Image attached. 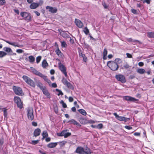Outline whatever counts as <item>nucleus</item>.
<instances>
[{"mask_svg":"<svg viewBox=\"0 0 154 154\" xmlns=\"http://www.w3.org/2000/svg\"><path fill=\"white\" fill-rule=\"evenodd\" d=\"M14 102L16 103L17 106L20 109L23 108V103L20 98L18 96H15L14 99Z\"/></svg>","mask_w":154,"mask_h":154,"instance_id":"nucleus-6","label":"nucleus"},{"mask_svg":"<svg viewBox=\"0 0 154 154\" xmlns=\"http://www.w3.org/2000/svg\"><path fill=\"white\" fill-rule=\"evenodd\" d=\"M76 121L74 119H72L67 122V123H69L70 124H73L74 125H75Z\"/></svg>","mask_w":154,"mask_h":154,"instance_id":"nucleus-34","label":"nucleus"},{"mask_svg":"<svg viewBox=\"0 0 154 154\" xmlns=\"http://www.w3.org/2000/svg\"><path fill=\"white\" fill-rule=\"evenodd\" d=\"M131 12L134 14H137V10L136 9H132L131 10Z\"/></svg>","mask_w":154,"mask_h":154,"instance_id":"nucleus-58","label":"nucleus"},{"mask_svg":"<svg viewBox=\"0 0 154 154\" xmlns=\"http://www.w3.org/2000/svg\"><path fill=\"white\" fill-rule=\"evenodd\" d=\"M55 91L58 92V93L57 94V95L58 96H59L60 95H63V93L62 92V91L60 90L59 89H55Z\"/></svg>","mask_w":154,"mask_h":154,"instance_id":"nucleus-35","label":"nucleus"},{"mask_svg":"<svg viewBox=\"0 0 154 154\" xmlns=\"http://www.w3.org/2000/svg\"><path fill=\"white\" fill-rule=\"evenodd\" d=\"M27 115L28 119L31 120H32L34 118L33 111L32 109H29L27 110Z\"/></svg>","mask_w":154,"mask_h":154,"instance_id":"nucleus-8","label":"nucleus"},{"mask_svg":"<svg viewBox=\"0 0 154 154\" xmlns=\"http://www.w3.org/2000/svg\"><path fill=\"white\" fill-rule=\"evenodd\" d=\"M42 136H44L46 137L48 136V134L46 131H44L42 134Z\"/></svg>","mask_w":154,"mask_h":154,"instance_id":"nucleus-44","label":"nucleus"},{"mask_svg":"<svg viewBox=\"0 0 154 154\" xmlns=\"http://www.w3.org/2000/svg\"><path fill=\"white\" fill-rule=\"evenodd\" d=\"M79 57H82L83 58V60L84 62H86L87 58L86 57L85 54H83L80 55V56H79Z\"/></svg>","mask_w":154,"mask_h":154,"instance_id":"nucleus-32","label":"nucleus"},{"mask_svg":"<svg viewBox=\"0 0 154 154\" xmlns=\"http://www.w3.org/2000/svg\"><path fill=\"white\" fill-rule=\"evenodd\" d=\"M124 99L127 101L133 102H135L136 101H138V99H136L133 97L130 96H125Z\"/></svg>","mask_w":154,"mask_h":154,"instance_id":"nucleus-10","label":"nucleus"},{"mask_svg":"<svg viewBox=\"0 0 154 154\" xmlns=\"http://www.w3.org/2000/svg\"><path fill=\"white\" fill-rule=\"evenodd\" d=\"M4 110H3V115L5 117H7L8 115V112H7V109H6V108H4Z\"/></svg>","mask_w":154,"mask_h":154,"instance_id":"nucleus-38","label":"nucleus"},{"mask_svg":"<svg viewBox=\"0 0 154 154\" xmlns=\"http://www.w3.org/2000/svg\"><path fill=\"white\" fill-rule=\"evenodd\" d=\"M62 83L65 85H66L67 84V83L69 82L68 81H67L66 79H64V78H63L62 79Z\"/></svg>","mask_w":154,"mask_h":154,"instance_id":"nucleus-42","label":"nucleus"},{"mask_svg":"<svg viewBox=\"0 0 154 154\" xmlns=\"http://www.w3.org/2000/svg\"><path fill=\"white\" fill-rule=\"evenodd\" d=\"M117 119L120 121H124L125 122H126L128 120H130V118H126L123 116H119Z\"/></svg>","mask_w":154,"mask_h":154,"instance_id":"nucleus-15","label":"nucleus"},{"mask_svg":"<svg viewBox=\"0 0 154 154\" xmlns=\"http://www.w3.org/2000/svg\"><path fill=\"white\" fill-rule=\"evenodd\" d=\"M83 46L84 48H86V49H88L90 47V46H89V45L86 43L85 42H84V43L83 45Z\"/></svg>","mask_w":154,"mask_h":154,"instance_id":"nucleus-41","label":"nucleus"},{"mask_svg":"<svg viewBox=\"0 0 154 154\" xmlns=\"http://www.w3.org/2000/svg\"><path fill=\"white\" fill-rule=\"evenodd\" d=\"M64 130L62 131L60 133H57V135L58 136H64Z\"/></svg>","mask_w":154,"mask_h":154,"instance_id":"nucleus-46","label":"nucleus"},{"mask_svg":"<svg viewBox=\"0 0 154 154\" xmlns=\"http://www.w3.org/2000/svg\"><path fill=\"white\" fill-rule=\"evenodd\" d=\"M60 35L64 38H68L69 36L66 31H61L60 32Z\"/></svg>","mask_w":154,"mask_h":154,"instance_id":"nucleus-17","label":"nucleus"},{"mask_svg":"<svg viewBox=\"0 0 154 154\" xmlns=\"http://www.w3.org/2000/svg\"><path fill=\"white\" fill-rule=\"evenodd\" d=\"M150 0H144L143 2V3H146L148 4H149L150 3Z\"/></svg>","mask_w":154,"mask_h":154,"instance_id":"nucleus-56","label":"nucleus"},{"mask_svg":"<svg viewBox=\"0 0 154 154\" xmlns=\"http://www.w3.org/2000/svg\"><path fill=\"white\" fill-rule=\"evenodd\" d=\"M85 120V119L84 118L81 117L80 118V119L79 120V122L80 123L82 124H84V123L83 121H84Z\"/></svg>","mask_w":154,"mask_h":154,"instance_id":"nucleus-49","label":"nucleus"},{"mask_svg":"<svg viewBox=\"0 0 154 154\" xmlns=\"http://www.w3.org/2000/svg\"><path fill=\"white\" fill-rule=\"evenodd\" d=\"M32 125L36 127L37 126V123L36 122H32Z\"/></svg>","mask_w":154,"mask_h":154,"instance_id":"nucleus-59","label":"nucleus"},{"mask_svg":"<svg viewBox=\"0 0 154 154\" xmlns=\"http://www.w3.org/2000/svg\"><path fill=\"white\" fill-rule=\"evenodd\" d=\"M148 37L154 38V32H149L147 33Z\"/></svg>","mask_w":154,"mask_h":154,"instance_id":"nucleus-29","label":"nucleus"},{"mask_svg":"<svg viewBox=\"0 0 154 154\" xmlns=\"http://www.w3.org/2000/svg\"><path fill=\"white\" fill-rule=\"evenodd\" d=\"M54 111L56 114H57L58 113V108L57 106L54 107Z\"/></svg>","mask_w":154,"mask_h":154,"instance_id":"nucleus-47","label":"nucleus"},{"mask_svg":"<svg viewBox=\"0 0 154 154\" xmlns=\"http://www.w3.org/2000/svg\"><path fill=\"white\" fill-rule=\"evenodd\" d=\"M36 85L42 91L45 87V86H43L42 84L39 81L37 82Z\"/></svg>","mask_w":154,"mask_h":154,"instance_id":"nucleus-23","label":"nucleus"},{"mask_svg":"<svg viewBox=\"0 0 154 154\" xmlns=\"http://www.w3.org/2000/svg\"><path fill=\"white\" fill-rule=\"evenodd\" d=\"M69 102H71L73 101V99L72 97H70L69 98Z\"/></svg>","mask_w":154,"mask_h":154,"instance_id":"nucleus-64","label":"nucleus"},{"mask_svg":"<svg viewBox=\"0 0 154 154\" xmlns=\"http://www.w3.org/2000/svg\"><path fill=\"white\" fill-rule=\"evenodd\" d=\"M52 86L53 88H55L57 87V86L55 83H54L52 84Z\"/></svg>","mask_w":154,"mask_h":154,"instance_id":"nucleus-63","label":"nucleus"},{"mask_svg":"<svg viewBox=\"0 0 154 154\" xmlns=\"http://www.w3.org/2000/svg\"><path fill=\"white\" fill-rule=\"evenodd\" d=\"M103 60H106V48H105L103 52Z\"/></svg>","mask_w":154,"mask_h":154,"instance_id":"nucleus-43","label":"nucleus"},{"mask_svg":"<svg viewBox=\"0 0 154 154\" xmlns=\"http://www.w3.org/2000/svg\"><path fill=\"white\" fill-rule=\"evenodd\" d=\"M20 15L23 19L26 21H31L32 17L29 13L26 12H22L20 13Z\"/></svg>","mask_w":154,"mask_h":154,"instance_id":"nucleus-5","label":"nucleus"},{"mask_svg":"<svg viewBox=\"0 0 154 154\" xmlns=\"http://www.w3.org/2000/svg\"><path fill=\"white\" fill-rule=\"evenodd\" d=\"M97 125V129H101L102 128L103 125L102 124H99Z\"/></svg>","mask_w":154,"mask_h":154,"instance_id":"nucleus-50","label":"nucleus"},{"mask_svg":"<svg viewBox=\"0 0 154 154\" xmlns=\"http://www.w3.org/2000/svg\"><path fill=\"white\" fill-rule=\"evenodd\" d=\"M78 50L79 56H80V55L83 54L82 51L80 48H79Z\"/></svg>","mask_w":154,"mask_h":154,"instance_id":"nucleus-53","label":"nucleus"},{"mask_svg":"<svg viewBox=\"0 0 154 154\" xmlns=\"http://www.w3.org/2000/svg\"><path fill=\"white\" fill-rule=\"evenodd\" d=\"M28 58L29 62L31 63H33L35 61V58L32 55H30L29 56Z\"/></svg>","mask_w":154,"mask_h":154,"instance_id":"nucleus-26","label":"nucleus"},{"mask_svg":"<svg viewBox=\"0 0 154 154\" xmlns=\"http://www.w3.org/2000/svg\"><path fill=\"white\" fill-rule=\"evenodd\" d=\"M132 42L134 43H138L139 44H141L142 42L137 40H133Z\"/></svg>","mask_w":154,"mask_h":154,"instance_id":"nucleus-55","label":"nucleus"},{"mask_svg":"<svg viewBox=\"0 0 154 154\" xmlns=\"http://www.w3.org/2000/svg\"><path fill=\"white\" fill-rule=\"evenodd\" d=\"M138 65L140 66H143L144 65V63L142 62H139L138 63Z\"/></svg>","mask_w":154,"mask_h":154,"instance_id":"nucleus-61","label":"nucleus"},{"mask_svg":"<svg viewBox=\"0 0 154 154\" xmlns=\"http://www.w3.org/2000/svg\"><path fill=\"white\" fill-rule=\"evenodd\" d=\"M115 78L118 81L122 83H124L126 82L125 77L123 75L121 74L116 75Z\"/></svg>","mask_w":154,"mask_h":154,"instance_id":"nucleus-7","label":"nucleus"},{"mask_svg":"<svg viewBox=\"0 0 154 154\" xmlns=\"http://www.w3.org/2000/svg\"><path fill=\"white\" fill-rule=\"evenodd\" d=\"M5 41L6 43H8L9 45H11L14 46L20 47V45L17 44H16L15 42H11L8 41Z\"/></svg>","mask_w":154,"mask_h":154,"instance_id":"nucleus-27","label":"nucleus"},{"mask_svg":"<svg viewBox=\"0 0 154 154\" xmlns=\"http://www.w3.org/2000/svg\"><path fill=\"white\" fill-rule=\"evenodd\" d=\"M6 1L5 0H0V5H5Z\"/></svg>","mask_w":154,"mask_h":154,"instance_id":"nucleus-48","label":"nucleus"},{"mask_svg":"<svg viewBox=\"0 0 154 154\" xmlns=\"http://www.w3.org/2000/svg\"><path fill=\"white\" fill-rule=\"evenodd\" d=\"M75 22L76 25L79 28H81L83 26V24L81 21L79 19H75Z\"/></svg>","mask_w":154,"mask_h":154,"instance_id":"nucleus-13","label":"nucleus"},{"mask_svg":"<svg viewBox=\"0 0 154 154\" xmlns=\"http://www.w3.org/2000/svg\"><path fill=\"white\" fill-rule=\"evenodd\" d=\"M57 144V143L56 142H51L48 144L47 146L49 148H53L55 147Z\"/></svg>","mask_w":154,"mask_h":154,"instance_id":"nucleus-21","label":"nucleus"},{"mask_svg":"<svg viewBox=\"0 0 154 154\" xmlns=\"http://www.w3.org/2000/svg\"><path fill=\"white\" fill-rule=\"evenodd\" d=\"M137 71L138 73L143 74L145 72V70L143 68H138L137 69Z\"/></svg>","mask_w":154,"mask_h":154,"instance_id":"nucleus-28","label":"nucleus"},{"mask_svg":"<svg viewBox=\"0 0 154 154\" xmlns=\"http://www.w3.org/2000/svg\"><path fill=\"white\" fill-rule=\"evenodd\" d=\"M42 58V57L40 56H38L36 58V63H38L40 61Z\"/></svg>","mask_w":154,"mask_h":154,"instance_id":"nucleus-37","label":"nucleus"},{"mask_svg":"<svg viewBox=\"0 0 154 154\" xmlns=\"http://www.w3.org/2000/svg\"><path fill=\"white\" fill-rule=\"evenodd\" d=\"M39 6V4L37 3H32L30 5L29 8L31 9H34Z\"/></svg>","mask_w":154,"mask_h":154,"instance_id":"nucleus-18","label":"nucleus"},{"mask_svg":"<svg viewBox=\"0 0 154 154\" xmlns=\"http://www.w3.org/2000/svg\"><path fill=\"white\" fill-rule=\"evenodd\" d=\"M126 55H127V57L128 58H131L132 57L131 54L129 53H127L126 54Z\"/></svg>","mask_w":154,"mask_h":154,"instance_id":"nucleus-57","label":"nucleus"},{"mask_svg":"<svg viewBox=\"0 0 154 154\" xmlns=\"http://www.w3.org/2000/svg\"><path fill=\"white\" fill-rule=\"evenodd\" d=\"M39 141V140H32L31 142L30 143L33 145H35L38 143Z\"/></svg>","mask_w":154,"mask_h":154,"instance_id":"nucleus-39","label":"nucleus"},{"mask_svg":"<svg viewBox=\"0 0 154 154\" xmlns=\"http://www.w3.org/2000/svg\"><path fill=\"white\" fill-rule=\"evenodd\" d=\"M59 68L62 72L64 74L66 77L67 76L66 68L64 65L62 64H60V63L59 65Z\"/></svg>","mask_w":154,"mask_h":154,"instance_id":"nucleus-9","label":"nucleus"},{"mask_svg":"<svg viewBox=\"0 0 154 154\" xmlns=\"http://www.w3.org/2000/svg\"><path fill=\"white\" fill-rule=\"evenodd\" d=\"M42 91L43 94L46 96L47 98L50 99L51 98L50 94L46 87H45V88L42 90Z\"/></svg>","mask_w":154,"mask_h":154,"instance_id":"nucleus-12","label":"nucleus"},{"mask_svg":"<svg viewBox=\"0 0 154 154\" xmlns=\"http://www.w3.org/2000/svg\"><path fill=\"white\" fill-rule=\"evenodd\" d=\"M125 128L128 130H131L132 129V127L128 125H125Z\"/></svg>","mask_w":154,"mask_h":154,"instance_id":"nucleus-54","label":"nucleus"},{"mask_svg":"<svg viewBox=\"0 0 154 154\" xmlns=\"http://www.w3.org/2000/svg\"><path fill=\"white\" fill-rule=\"evenodd\" d=\"M61 45L62 47L65 48L67 46V44L66 42L63 41V42H61Z\"/></svg>","mask_w":154,"mask_h":154,"instance_id":"nucleus-45","label":"nucleus"},{"mask_svg":"<svg viewBox=\"0 0 154 154\" xmlns=\"http://www.w3.org/2000/svg\"><path fill=\"white\" fill-rule=\"evenodd\" d=\"M75 152L79 154H91L92 153L91 149L87 147H86L85 150L83 147L78 146Z\"/></svg>","mask_w":154,"mask_h":154,"instance_id":"nucleus-2","label":"nucleus"},{"mask_svg":"<svg viewBox=\"0 0 154 154\" xmlns=\"http://www.w3.org/2000/svg\"><path fill=\"white\" fill-rule=\"evenodd\" d=\"M71 110L73 112H75L76 111V109L75 107H73L71 108Z\"/></svg>","mask_w":154,"mask_h":154,"instance_id":"nucleus-62","label":"nucleus"},{"mask_svg":"<svg viewBox=\"0 0 154 154\" xmlns=\"http://www.w3.org/2000/svg\"><path fill=\"white\" fill-rule=\"evenodd\" d=\"M135 77V76L134 75H130L129 77V78L130 79H133Z\"/></svg>","mask_w":154,"mask_h":154,"instance_id":"nucleus-60","label":"nucleus"},{"mask_svg":"<svg viewBox=\"0 0 154 154\" xmlns=\"http://www.w3.org/2000/svg\"><path fill=\"white\" fill-rule=\"evenodd\" d=\"M41 132V131L40 128H37L35 129L33 132V136L36 137L38 136L40 134Z\"/></svg>","mask_w":154,"mask_h":154,"instance_id":"nucleus-16","label":"nucleus"},{"mask_svg":"<svg viewBox=\"0 0 154 154\" xmlns=\"http://www.w3.org/2000/svg\"><path fill=\"white\" fill-rule=\"evenodd\" d=\"M55 52L57 55L60 57H62L63 56V54L62 53L58 47H57V49L55 50Z\"/></svg>","mask_w":154,"mask_h":154,"instance_id":"nucleus-20","label":"nucleus"},{"mask_svg":"<svg viewBox=\"0 0 154 154\" xmlns=\"http://www.w3.org/2000/svg\"><path fill=\"white\" fill-rule=\"evenodd\" d=\"M60 103L62 105V106L63 108H66L67 107V105L66 103L63 100H61L60 102Z\"/></svg>","mask_w":154,"mask_h":154,"instance_id":"nucleus-36","label":"nucleus"},{"mask_svg":"<svg viewBox=\"0 0 154 154\" xmlns=\"http://www.w3.org/2000/svg\"><path fill=\"white\" fill-rule=\"evenodd\" d=\"M12 89L16 95L21 96L24 95L22 89L20 87L13 86L12 87Z\"/></svg>","mask_w":154,"mask_h":154,"instance_id":"nucleus-4","label":"nucleus"},{"mask_svg":"<svg viewBox=\"0 0 154 154\" xmlns=\"http://www.w3.org/2000/svg\"><path fill=\"white\" fill-rule=\"evenodd\" d=\"M16 51L18 53H22L23 52V51L21 49H18Z\"/></svg>","mask_w":154,"mask_h":154,"instance_id":"nucleus-52","label":"nucleus"},{"mask_svg":"<svg viewBox=\"0 0 154 154\" xmlns=\"http://www.w3.org/2000/svg\"><path fill=\"white\" fill-rule=\"evenodd\" d=\"M7 55V53L3 51H0V58H2Z\"/></svg>","mask_w":154,"mask_h":154,"instance_id":"nucleus-33","label":"nucleus"},{"mask_svg":"<svg viewBox=\"0 0 154 154\" xmlns=\"http://www.w3.org/2000/svg\"><path fill=\"white\" fill-rule=\"evenodd\" d=\"M68 130L67 129L64 130V138H66L71 135V133L68 132Z\"/></svg>","mask_w":154,"mask_h":154,"instance_id":"nucleus-22","label":"nucleus"},{"mask_svg":"<svg viewBox=\"0 0 154 154\" xmlns=\"http://www.w3.org/2000/svg\"><path fill=\"white\" fill-rule=\"evenodd\" d=\"M85 34L86 35H88L89 32V30L87 27H85L83 30Z\"/></svg>","mask_w":154,"mask_h":154,"instance_id":"nucleus-40","label":"nucleus"},{"mask_svg":"<svg viewBox=\"0 0 154 154\" xmlns=\"http://www.w3.org/2000/svg\"><path fill=\"white\" fill-rule=\"evenodd\" d=\"M78 111L81 114L85 116L87 115V112L85 111L83 109H80L78 110Z\"/></svg>","mask_w":154,"mask_h":154,"instance_id":"nucleus-31","label":"nucleus"},{"mask_svg":"<svg viewBox=\"0 0 154 154\" xmlns=\"http://www.w3.org/2000/svg\"><path fill=\"white\" fill-rule=\"evenodd\" d=\"M130 66L129 65L127 64H125L123 66L124 68L126 69H128Z\"/></svg>","mask_w":154,"mask_h":154,"instance_id":"nucleus-51","label":"nucleus"},{"mask_svg":"<svg viewBox=\"0 0 154 154\" xmlns=\"http://www.w3.org/2000/svg\"><path fill=\"white\" fill-rule=\"evenodd\" d=\"M46 8L47 9H48L49 12L52 13H56L57 11V9L56 8H53L52 7L47 6L46 7Z\"/></svg>","mask_w":154,"mask_h":154,"instance_id":"nucleus-14","label":"nucleus"},{"mask_svg":"<svg viewBox=\"0 0 154 154\" xmlns=\"http://www.w3.org/2000/svg\"><path fill=\"white\" fill-rule=\"evenodd\" d=\"M31 69L33 73L35 75L41 77L43 74L37 70L35 68L33 67H31Z\"/></svg>","mask_w":154,"mask_h":154,"instance_id":"nucleus-11","label":"nucleus"},{"mask_svg":"<svg viewBox=\"0 0 154 154\" xmlns=\"http://www.w3.org/2000/svg\"><path fill=\"white\" fill-rule=\"evenodd\" d=\"M41 78H42L45 81L47 82L49 85L50 84V83H51V81L49 79L47 78V76L45 75H43Z\"/></svg>","mask_w":154,"mask_h":154,"instance_id":"nucleus-25","label":"nucleus"},{"mask_svg":"<svg viewBox=\"0 0 154 154\" xmlns=\"http://www.w3.org/2000/svg\"><path fill=\"white\" fill-rule=\"evenodd\" d=\"M22 78L25 82L28 85L33 88L35 87V83L30 78L26 75H24L22 77Z\"/></svg>","mask_w":154,"mask_h":154,"instance_id":"nucleus-3","label":"nucleus"},{"mask_svg":"<svg viewBox=\"0 0 154 154\" xmlns=\"http://www.w3.org/2000/svg\"><path fill=\"white\" fill-rule=\"evenodd\" d=\"M66 85L68 88L71 89L72 90H73L74 89V86L70 83L69 82Z\"/></svg>","mask_w":154,"mask_h":154,"instance_id":"nucleus-30","label":"nucleus"},{"mask_svg":"<svg viewBox=\"0 0 154 154\" xmlns=\"http://www.w3.org/2000/svg\"><path fill=\"white\" fill-rule=\"evenodd\" d=\"M115 62L112 61H108L106 64L109 68L113 71H116L119 68L118 62H121V60L117 58L115 59Z\"/></svg>","mask_w":154,"mask_h":154,"instance_id":"nucleus-1","label":"nucleus"},{"mask_svg":"<svg viewBox=\"0 0 154 154\" xmlns=\"http://www.w3.org/2000/svg\"><path fill=\"white\" fill-rule=\"evenodd\" d=\"M48 65L46 60H44L42 62V66L43 68H45Z\"/></svg>","mask_w":154,"mask_h":154,"instance_id":"nucleus-24","label":"nucleus"},{"mask_svg":"<svg viewBox=\"0 0 154 154\" xmlns=\"http://www.w3.org/2000/svg\"><path fill=\"white\" fill-rule=\"evenodd\" d=\"M3 50L9 53L8 54L12 55L13 51L12 49L10 48L5 47L3 48Z\"/></svg>","mask_w":154,"mask_h":154,"instance_id":"nucleus-19","label":"nucleus"}]
</instances>
